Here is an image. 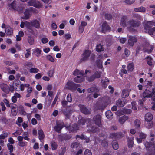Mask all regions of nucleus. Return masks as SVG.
I'll return each mask as SVG.
<instances>
[{
    "instance_id": "obj_18",
    "label": "nucleus",
    "mask_w": 155,
    "mask_h": 155,
    "mask_svg": "<svg viewBox=\"0 0 155 155\" xmlns=\"http://www.w3.org/2000/svg\"><path fill=\"white\" fill-rule=\"evenodd\" d=\"M66 128L70 132H75L78 130L79 127L76 124H75L73 126L66 127Z\"/></svg>"
},
{
    "instance_id": "obj_41",
    "label": "nucleus",
    "mask_w": 155,
    "mask_h": 155,
    "mask_svg": "<svg viewBox=\"0 0 155 155\" xmlns=\"http://www.w3.org/2000/svg\"><path fill=\"white\" fill-rule=\"evenodd\" d=\"M73 74L75 76H83V74L82 72L80 71L77 69L74 71Z\"/></svg>"
},
{
    "instance_id": "obj_42",
    "label": "nucleus",
    "mask_w": 155,
    "mask_h": 155,
    "mask_svg": "<svg viewBox=\"0 0 155 155\" xmlns=\"http://www.w3.org/2000/svg\"><path fill=\"white\" fill-rule=\"evenodd\" d=\"M144 85L147 88H149L152 86V83L149 81H146L144 82Z\"/></svg>"
},
{
    "instance_id": "obj_11",
    "label": "nucleus",
    "mask_w": 155,
    "mask_h": 155,
    "mask_svg": "<svg viewBox=\"0 0 155 155\" xmlns=\"http://www.w3.org/2000/svg\"><path fill=\"white\" fill-rule=\"evenodd\" d=\"M28 4L29 6H33L37 8H39L41 6L40 3L35 0H30L28 2Z\"/></svg>"
},
{
    "instance_id": "obj_49",
    "label": "nucleus",
    "mask_w": 155,
    "mask_h": 155,
    "mask_svg": "<svg viewBox=\"0 0 155 155\" xmlns=\"http://www.w3.org/2000/svg\"><path fill=\"white\" fill-rule=\"evenodd\" d=\"M134 123L135 127L138 128L140 127V122L139 120L137 119L136 120H135Z\"/></svg>"
},
{
    "instance_id": "obj_5",
    "label": "nucleus",
    "mask_w": 155,
    "mask_h": 155,
    "mask_svg": "<svg viewBox=\"0 0 155 155\" xmlns=\"http://www.w3.org/2000/svg\"><path fill=\"white\" fill-rule=\"evenodd\" d=\"M155 92L153 89H146L143 93V96L144 98H150L153 95Z\"/></svg>"
},
{
    "instance_id": "obj_17",
    "label": "nucleus",
    "mask_w": 155,
    "mask_h": 155,
    "mask_svg": "<svg viewBox=\"0 0 155 155\" xmlns=\"http://www.w3.org/2000/svg\"><path fill=\"white\" fill-rule=\"evenodd\" d=\"M146 137V136L145 134L142 132H140L139 134L140 138L137 137L136 138L137 142L138 143H141L142 142V140L145 139Z\"/></svg>"
},
{
    "instance_id": "obj_23",
    "label": "nucleus",
    "mask_w": 155,
    "mask_h": 155,
    "mask_svg": "<svg viewBox=\"0 0 155 155\" xmlns=\"http://www.w3.org/2000/svg\"><path fill=\"white\" fill-rule=\"evenodd\" d=\"M33 54L36 56L37 57H39L41 55V50L39 48H37L33 49Z\"/></svg>"
},
{
    "instance_id": "obj_1",
    "label": "nucleus",
    "mask_w": 155,
    "mask_h": 155,
    "mask_svg": "<svg viewBox=\"0 0 155 155\" xmlns=\"http://www.w3.org/2000/svg\"><path fill=\"white\" fill-rule=\"evenodd\" d=\"M127 19V16H123L121 18L120 24L124 27H126L127 29L129 31H132L133 28L137 27L140 24V21H137L133 19H130L126 22Z\"/></svg>"
},
{
    "instance_id": "obj_37",
    "label": "nucleus",
    "mask_w": 155,
    "mask_h": 155,
    "mask_svg": "<svg viewBox=\"0 0 155 155\" xmlns=\"http://www.w3.org/2000/svg\"><path fill=\"white\" fill-rule=\"evenodd\" d=\"M46 59L51 62H54L56 59L52 56L48 55L46 56Z\"/></svg>"
},
{
    "instance_id": "obj_24",
    "label": "nucleus",
    "mask_w": 155,
    "mask_h": 155,
    "mask_svg": "<svg viewBox=\"0 0 155 155\" xmlns=\"http://www.w3.org/2000/svg\"><path fill=\"white\" fill-rule=\"evenodd\" d=\"M153 118V116L151 113H148L146 114L145 117V121H151Z\"/></svg>"
},
{
    "instance_id": "obj_52",
    "label": "nucleus",
    "mask_w": 155,
    "mask_h": 155,
    "mask_svg": "<svg viewBox=\"0 0 155 155\" xmlns=\"http://www.w3.org/2000/svg\"><path fill=\"white\" fill-rule=\"evenodd\" d=\"M18 85L19 84L18 83H17L16 81H14L13 84V89L16 91H18Z\"/></svg>"
},
{
    "instance_id": "obj_33",
    "label": "nucleus",
    "mask_w": 155,
    "mask_h": 155,
    "mask_svg": "<svg viewBox=\"0 0 155 155\" xmlns=\"http://www.w3.org/2000/svg\"><path fill=\"white\" fill-rule=\"evenodd\" d=\"M145 125L146 127L150 129L153 126V123L151 121H145Z\"/></svg>"
},
{
    "instance_id": "obj_46",
    "label": "nucleus",
    "mask_w": 155,
    "mask_h": 155,
    "mask_svg": "<svg viewBox=\"0 0 155 155\" xmlns=\"http://www.w3.org/2000/svg\"><path fill=\"white\" fill-rule=\"evenodd\" d=\"M112 147L115 150H117L118 148V145L117 142L116 141H114L112 142Z\"/></svg>"
},
{
    "instance_id": "obj_14",
    "label": "nucleus",
    "mask_w": 155,
    "mask_h": 155,
    "mask_svg": "<svg viewBox=\"0 0 155 155\" xmlns=\"http://www.w3.org/2000/svg\"><path fill=\"white\" fill-rule=\"evenodd\" d=\"M110 29V27L107 24V22L104 21L102 25L101 31L102 32L105 33L107 31Z\"/></svg>"
},
{
    "instance_id": "obj_22",
    "label": "nucleus",
    "mask_w": 155,
    "mask_h": 155,
    "mask_svg": "<svg viewBox=\"0 0 155 155\" xmlns=\"http://www.w3.org/2000/svg\"><path fill=\"white\" fill-rule=\"evenodd\" d=\"M146 41L147 43L146 45H147V48L144 50V51L148 53H150L152 52L153 49V47L152 46L149 45L148 42L147 40H146Z\"/></svg>"
},
{
    "instance_id": "obj_7",
    "label": "nucleus",
    "mask_w": 155,
    "mask_h": 155,
    "mask_svg": "<svg viewBox=\"0 0 155 155\" xmlns=\"http://www.w3.org/2000/svg\"><path fill=\"white\" fill-rule=\"evenodd\" d=\"M64 127V124L61 121H59L57 122L56 125L54 127L55 131L58 132H61V130Z\"/></svg>"
},
{
    "instance_id": "obj_44",
    "label": "nucleus",
    "mask_w": 155,
    "mask_h": 155,
    "mask_svg": "<svg viewBox=\"0 0 155 155\" xmlns=\"http://www.w3.org/2000/svg\"><path fill=\"white\" fill-rule=\"evenodd\" d=\"M66 149L65 147H63L61 148L59 150L58 153L59 155H64L65 151Z\"/></svg>"
},
{
    "instance_id": "obj_29",
    "label": "nucleus",
    "mask_w": 155,
    "mask_h": 155,
    "mask_svg": "<svg viewBox=\"0 0 155 155\" xmlns=\"http://www.w3.org/2000/svg\"><path fill=\"white\" fill-rule=\"evenodd\" d=\"M128 119V117L124 116L119 118V121L120 124H123Z\"/></svg>"
},
{
    "instance_id": "obj_47",
    "label": "nucleus",
    "mask_w": 155,
    "mask_h": 155,
    "mask_svg": "<svg viewBox=\"0 0 155 155\" xmlns=\"http://www.w3.org/2000/svg\"><path fill=\"white\" fill-rule=\"evenodd\" d=\"M28 134L27 132H24L23 134V138L25 140L28 141L29 138L28 137Z\"/></svg>"
},
{
    "instance_id": "obj_48",
    "label": "nucleus",
    "mask_w": 155,
    "mask_h": 155,
    "mask_svg": "<svg viewBox=\"0 0 155 155\" xmlns=\"http://www.w3.org/2000/svg\"><path fill=\"white\" fill-rule=\"evenodd\" d=\"M39 70L37 68H31L29 70V72L31 73H36L38 72Z\"/></svg>"
},
{
    "instance_id": "obj_20",
    "label": "nucleus",
    "mask_w": 155,
    "mask_h": 155,
    "mask_svg": "<svg viewBox=\"0 0 155 155\" xmlns=\"http://www.w3.org/2000/svg\"><path fill=\"white\" fill-rule=\"evenodd\" d=\"M79 107L81 111L84 114H89L90 113V111L86 108L84 105H80Z\"/></svg>"
},
{
    "instance_id": "obj_61",
    "label": "nucleus",
    "mask_w": 155,
    "mask_h": 155,
    "mask_svg": "<svg viewBox=\"0 0 155 155\" xmlns=\"http://www.w3.org/2000/svg\"><path fill=\"white\" fill-rule=\"evenodd\" d=\"M22 114L24 115H27V117L29 120H30L31 118V114H26L25 111H23Z\"/></svg>"
},
{
    "instance_id": "obj_21",
    "label": "nucleus",
    "mask_w": 155,
    "mask_h": 155,
    "mask_svg": "<svg viewBox=\"0 0 155 155\" xmlns=\"http://www.w3.org/2000/svg\"><path fill=\"white\" fill-rule=\"evenodd\" d=\"M0 87L3 91L7 93H8L9 87L7 85L5 84H1Z\"/></svg>"
},
{
    "instance_id": "obj_16",
    "label": "nucleus",
    "mask_w": 155,
    "mask_h": 155,
    "mask_svg": "<svg viewBox=\"0 0 155 155\" xmlns=\"http://www.w3.org/2000/svg\"><path fill=\"white\" fill-rule=\"evenodd\" d=\"M87 25V23L86 21H81V24H80L79 29V32L80 33H82L83 32L84 27L86 26Z\"/></svg>"
},
{
    "instance_id": "obj_58",
    "label": "nucleus",
    "mask_w": 155,
    "mask_h": 155,
    "mask_svg": "<svg viewBox=\"0 0 155 155\" xmlns=\"http://www.w3.org/2000/svg\"><path fill=\"white\" fill-rule=\"evenodd\" d=\"M98 128L96 127H91V129H90V128H89L88 129V130L90 131H92L93 132H96L98 130Z\"/></svg>"
},
{
    "instance_id": "obj_30",
    "label": "nucleus",
    "mask_w": 155,
    "mask_h": 155,
    "mask_svg": "<svg viewBox=\"0 0 155 155\" xmlns=\"http://www.w3.org/2000/svg\"><path fill=\"white\" fill-rule=\"evenodd\" d=\"M120 134L116 133H113L110 134V137L112 139H116L120 137Z\"/></svg>"
},
{
    "instance_id": "obj_51",
    "label": "nucleus",
    "mask_w": 155,
    "mask_h": 155,
    "mask_svg": "<svg viewBox=\"0 0 155 155\" xmlns=\"http://www.w3.org/2000/svg\"><path fill=\"white\" fill-rule=\"evenodd\" d=\"M23 122V120L22 118L18 117L17 119V121L16 122V124L19 126H21V123Z\"/></svg>"
},
{
    "instance_id": "obj_40",
    "label": "nucleus",
    "mask_w": 155,
    "mask_h": 155,
    "mask_svg": "<svg viewBox=\"0 0 155 155\" xmlns=\"http://www.w3.org/2000/svg\"><path fill=\"white\" fill-rule=\"evenodd\" d=\"M50 144L52 150H54L57 149L58 146L55 142L52 141L51 142Z\"/></svg>"
},
{
    "instance_id": "obj_25",
    "label": "nucleus",
    "mask_w": 155,
    "mask_h": 155,
    "mask_svg": "<svg viewBox=\"0 0 155 155\" xmlns=\"http://www.w3.org/2000/svg\"><path fill=\"white\" fill-rule=\"evenodd\" d=\"M84 80V78L83 76H78L74 78L75 82L78 83L81 82Z\"/></svg>"
},
{
    "instance_id": "obj_45",
    "label": "nucleus",
    "mask_w": 155,
    "mask_h": 155,
    "mask_svg": "<svg viewBox=\"0 0 155 155\" xmlns=\"http://www.w3.org/2000/svg\"><path fill=\"white\" fill-rule=\"evenodd\" d=\"M96 50L98 52H100L103 50L102 46L101 45H97L96 47Z\"/></svg>"
},
{
    "instance_id": "obj_19",
    "label": "nucleus",
    "mask_w": 155,
    "mask_h": 155,
    "mask_svg": "<svg viewBox=\"0 0 155 155\" xmlns=\"http://www.w3.org/2000/svg\"><path fill=\"white\" fill-rule=\"evenodd\" d=\"M128 40V43L131 46L134 45V43L137 41L136 38L133 36H130Z\"/></svg>"
},
{
    "instance_id": "obj_43",
    "label": "nucleus",
    "mask_w": 155,
    "mask_h": 155,
    "mask_svg": "<svg viewBox=\"0 0 155 155\" xmlns=\"http://www.w3.org/2000/svg\"><path fill=\"white\" fill-rule=\"evenodd\" d=\"M54 71L55 69L54 68H53L50 70L48 72V76L50 77H53L54 75Z\"/></svg>"
},
{
    "instance_id": "obj_50",
    "label": "nucleus",
    "mask_w": 155,
    "mask_h": 155,
    "mask_svg": "<svg viewBox=\"0 0 155 155\" xmlns=\"http://www.w3.org/2000/svg\"><path fill=\"white\" fill-rule=\"evenodd\" d=\"M124 114V109L122 110H119L116 112V114L118 116H120Z\"/></svg>"
},
{
    "instance_id": "obj_59",
    "label": "nucleus",
    "mask_w": 155,
    "mask_h": 155,
    "mask_svg": "<svg viewBox=\"0 0 155 155\" xmlns=\"http://www.w3.org/2000/svg\"><path fill=\"white\" fill-rule=\"evenodd\" d=\"M79 145L78 143L77 142H75L72 143L71 145V147L72 148H77L78 147Z\"/></svg>"
},
{
    "instance_id": "obj_31",
    "label": "nucleus",
    "mask_w": 155,
    "mask_h": 155,
    "mask_svg": "<svg viewBox=\"0 0 155 155\" xmlns=\"http://www.w3.org/2000/svg\"><path fill=\"white\" fill-rule=\"evenodd\" d=\"M5 33L8 35H11L13 33L12 29L10 26H7L5 29Z\"/></svg>"
},
{
    "instance_id": "obj_26",
    "label": "nucleus",
    "mask_w": 155,
    "mask_h": 155,
    "mask_svg": "<svg viewBox=\"0 0 155 155\" xmlns=\"http://www.w3.org/2000/svg\"><path fill=\"white\" fill-rule=\"evenodd\" d=\"M134 137L130 138L129 137H127V139L128 142V147L129 148L132 147L133 146L134 144L133 140Z\"/></svg>"
},
{
    "instance_id": "obj_12",
    "label": "nucleus",
    "mask_w": 155,
    "mask_h": 155,
    "mask_svg": "<svg viewBox=\"0 0 155 155\" xmlns=\"http://www.w3.org/2000/svg\"><path fill=\"white\" fill-rule=\"evenodd\" d=\"M101 74V72L99 71L96 72L90 78H88L87 79L89 81H93L96 78H99Z\"/></svg>"
},
{
    "instance_id": "obj_8",
    "label": "nucleus",
    "mask_w": 155,
    "mask_h": 155,
    "mask_svg": "<svg viewBox=\"0 0 155 155\" xmlns=\"http://www.w3.org/2000/svg\"><path fill=\"white\" fill-rule=\"evenodd\" d=\"M34 12V10L32 8H29L26 9L25 11L24 12L25 17L23 18L25 19H28L32 13Z\"/></svg>"
},
{
    "instance_id": "obj_15",
    "label": "nucleus",
    "mask_w": 155,
    "mask_h": 155,
    "mask_svg": "<svg viewBox=\"0 0 155 155\" xmlns=\"http://www.w3.org/2000/svg\"><path fill=\"white\" fill-rule=\"evenodd\" d=\"M103 60V58L101 55L99 56L98 58V59L97 60V64L98 67L101 68L103 69L102 61Z\"/></svg>"
},
{
    "instance_id": "obj_32",
    "label": "nucleus",
    "mask_w": 155,
    "mask_h": 155,
    "mask_svg": "<svg viewBox=\"0 0 155 155\" xmlns=\"http://www.w3.org/2000/svg\"><path fill=\"white\" fill-rule=\"evenodd\" d=\"M79 126L84 125L86 121L89 120V119H87L86 120H85L84 118L81 117V118L80 117L79 118Z\"/></svg>"
},
{
    "instance_id": "obj_3",
    "label": "nucleus",
    "mask_w": 155,
    "mask_h": 155,
    "mask_svg": "<svg viewBox=\"0 0 155 155\" xmlns=\"http://www.w3.org/2000/svg\"><path fill=\"white\" fill-rule=\"evenodd\" d=\"M105 100V102L103 103H97L96 104L95 109L96 110H103L104 109L106 106L111 102L110 98L108 97H104L103 98Z\"/></svg>"
},
{
    "instance_id": "obj_10",
    "label": "nucleus",
    "mask_w": 155,
    "mask_h": 155,
    "mask_svg": "<svg viewBox=\"0 0 155 155\" xmlns=\"http://www.w3.org/2000/svg\"><path fill=\"white\" fill-rule=\"evenodd\" d=\"M93 120L95 124L99 126H100L101 124V117L100 115H97L94 117Z\"/></svg>"
},
{
    "instance_id": "obj_35",
    "label": "nucleus",
    "mask_w": 155,
    "mask_h": 155,
    "mask_svg": "<svg viewBox=\"0 0 155 155\" xmlns=\"http://www.w3.org/2000/svg\"><path fill=\"white\" fill-rule=\"evenodd\" d=\"M133 17L135 19L134 20L137 21H139L142 19V17L139 15L138 14H134L133 15Z\"/></svg>"
},
{
    "instance_id": "obj_2",
    "label": "nucleus",
    "mask_w": 155,
    "mask_h": 155,
    "mask_svg": "<svg viewBox=\"0 0 155 155\" xmlns=\"http://www.w3.org/2000/svg\"><path fill=\"white\" fill-rule=\"evenodd\" d=\"M25 27L27 28L28 32L32 34L35 30L34 27L39 28L40 27V25L39 23L37 20H34L30 22L26 21Z\"/></svg>"
},
{
    "instance_id": "obj_36",
    "label": "nucleus",
    "mask_w": 155,
    "mask_h": 155,
    "mask_svg": "<svg viewBox=\"0 0 155 155\" xmlns=\"http://www.w3.org/2000/svg\"><path fill=\"white\" fill-rule=\"evenodd\" d=\"M38 134L39 135V138L40 140H42L44 138L45 135L43 131L42 130H38Z\"/></svg>"
},
{
    "instance_id": "obj_13",
    "label": "nucleus",
    "mask_w": 155,
    "mask_h": 155,
    "mask_svg": "<svg viewBox=\"0 0 155 155\" xmlns=\"http://www.w3.org/2000/svg\"><path fill=\"white\" fill-rule=\"evenodd\" d=\"M91 52L90 50H87L85 51L84 53L83 57L81 60L82 61L87 60L91 54Z\"/></svg>"
},
{
    "instance_id": "obj_38",
    "label": "nucleus",
    "mask_w": 155,
    "mask_h": 155,
    "mask_svg": "<svg viewBox=\"0 0 155 155\" xmlns=\"http://www.w3.org/2000/svg\"><path fill=\"white\" fill-rule=\"evenodd\" d=\"M128 71L132 72L134 69V65L133 63H130L127 66Z\"/></svg>"
},
{
    "instance_id": "obj_63",
    "label": "nucleus",
    "mask_w": 155,
    "mask_h": 155,
    "mask_svg": "<svg viewBox=\"0 0 155 155\" xmlns=\"http://www.w3.org/2000/svg\"><path fill=\"white\" fill-rule=\"evenodd\" d=\"M84 154V155H92L91 151L88 149H86L85 150Z\"/></svg>"
},
{
    "instance_id": "obj_62",
    "label": "nucleus",
    "mask_w": 155,
    "mask_h": 155,
    "mask_svg": "<svg viewBox=\"0 0 155 155\" xmlns=\"http://www.w3.org/2000/svg\"><path fill=\"white\" fill-rule=\"evenodd\" d=\"M3 103H4L7 107H10L9 103L8 101L6 99H4L3 100Z\"/></svg>"
},
{
    "instance_id": "obj_34",
    "label": "nucleus",
    "mask_w": 155,
    "mask_h": 155,
    "mask_svg": "<svg viewBox=\"0 0 155 155\" xmlns=\"http://www.w3.org/2000/svg\"><path fill=\"white\" fill-rule=\"evenodd\" d=\"M127 103V102H125V101H121V100H119L117 101L116 104L119 107H122L125 104Z\"/></svg>"
},
{
    "instance_id": "obj_4",
    "label": "nucleus",
    "mask_w": 155,
    "mask_h": 155,
    "mask_svg": "<svg viewBox=\"0 0 155 155\" xmlns=\"http://www.w3.org/2000/svg\"><path fill=\"white\" fill-rule=\"evenodd\" d=\"M152 26H155V22L152 21H147L145 24L144 26V29L145 30V31L148 32L149 35H152L153 34L154 32L155 31V27H153L151 29H150V28Z\"/></svg>"
},
{
    "instance_id": "obj_39",
    "label": "nucleus",
    "mask_w": 155,
    "mask_h": 155,
    "mask_svg": "<svg viewBox=\"0 0 155 155\" xmlns=\"http://www.w3.org/2000/svg\"><path fill=\"white\" fill-rule=\"evenodd\" d=\"M106 116L108 119H110L112 118L113 114L112 112L110 110H108L105 113Z\"/></svg>"
},
{
    "instance_id": "obj_55",
    "label": "nucleus",
    "mask_w": 155,
    "mask_h": 155,
    "mask_svg": "<svg viewBox=\"0 0 155 155\" xmlns=\"http://www.w3.org/2000/svg\"><path fill=\"white\" fill-rule=\"evenodd\" d=\"M78 137L81 139H84L85 140L86 142L87 143H88L89 142L90 140L89 138L85 137L84 135H81V136H78Z\"/></svg>"
},
{
    "instance_id": "obj_53",
    "label": "nucleus",
    "mask_w": 155,
    "mask_h": 155,
    "mask_svg": "<svg viewBox=\"0 0 155 155\" xmlns=\"http://www.w3.org/2000/svg\"><path fill=\"white\" fill-rule=\"evenodd\" d=\"M98 90L97 88L96 87H91L90 89H89L87 90V91L88 92H97Z\"/></svg>"
},
{
    "instance_id": "obj_9",
    "label": "nucleus",
    "mask_w": 155,
    "mask_h": 155,
    "mask_svg": "<svg viewBox=\"0 0 155 155\" xmlns=\"http://www.w3.org/2000/svg\"><path fill=\"white\" fill-rule=\"evenodd\" d=\"M144 144L147 150H151L155 154V146L154 144L152 143L150 144L149 142L146 141L144 142Z\"/></svg>"
},
{
    "instance_id": "obj_60",
    "label": "nucleus",
    "mask_w": 155,
    "mask_h": 155,
    "mask_svg": "<svg viewBox=\"0 0 155 155\" xmlns=\"http://www.w3.org/2000/svg\"><path fill=\"white\" fill-rule=\"evenodd\" d=\"M28 40L29 43L30 44L32 45L33 44L34 41L32 37H28Z\"/></svg>"
},
{
    "instance_id": "obj_6",
    "label": "nucleus",
    "mask_w": 155,
    "mask_h": 155,
    "mask_svg": "<svg viewBox=\"0 0 155 155\" xmlns=\"http://www.w3.org/2000/svg\"><path fill=\"white\" fill-rule=\"evenodd\" d=\"M9 6L15 10H17L20 13L21 12L22 10L25 8V7L22 6V7H17L15 1H13L9 5Z\"/></svg>"
},
{
    "instance_id": "obj_64",
    "label": "nucleus",
    "mask_w": 155,
    "mask_h": 155,
    "mask_svg": "<svg viewBox=\"0 0 155 155\" xmlns=\"http://www.w3.org/2000/svg\"><path fill=\"white\" fill-rule=\"evenodd\" d=\"M153 101L152 104V109L153 110H155V97L154 96L153 98Z\"/></svg>"
},
{
    "instance_id": "obj_54",
    "label": "nucleus",
    "mask_w": 155,
    "mask_h": 155,
    "mask_svg": "<svg viewBox=\"0 0 155 155\" xmlns=\"http://www.w3.org/2000/svg\"><path fill=\"white\" fill-rule=\"evenodd\" d=\"M147 63L150 66L152 65V59L150 57H147Z\"/></svg>"
},
{
    "instance_id": "obj_57",
    "label": "nucleus",
    "mask_w": 155,
    "mask_h": 155,
    "mask_svg": "<svg viewBox=\"0 0 155 155\" xmlns=\"http://www.w3.org/2000/svg\"><path fill=\"white\" fill-rule=\"evenodd\" d=\"M27 142H26L20 141L18 142L19 146L21 147H24L27 145Z\"/></svg>"
},
{
    "instance_id": "obj_28",
    "label": "nucleus",
    "mask_w": 155,
    "mask_h": 155,
    "mask_svg": "<svg viewBox=\"0 0 155 155\" xmlns=\"http://www.w3.org/2000/svg\"><path fill=\"white\" fill-rule=\"evenodd\" d=\"M134 11L135 12H144L146 11V8L143 6H141L138 8H135L134 9Z\"/></svg>"
},
{
    "instance_id": "obj_56",
    "label": "nucleus",
    "mask_w": 155,
    "mask_h": 155,
    "mask_svg": "<svg viewBox=\"0 0 155 155\" xmlns=\"http://www.w3.org/2000/svg\"><path fill=\"white\" fill-rule=\"evenodd\" d=\"M131 104L132 105V109L134 110H136L137 108L136 106V104L135 102L133 101L131 102Z\"/></svg>"
},
{
    "instance_id": "obj_27",
    "label": "nucleus",
    "mask_w": 155,
    "mask_h": 155,
    "mask_svg": "<svg viewBox=\"0 0 155 155\" xmlns=\"http://www.w3.org/2000/svg\"><path fill=\"white\" fill-rule=\"evenodd\" d=\"M129 92L128 90L124 89L123 90L121 97L123 98H125L128 97L129 94Z\"/></svg>"
}]
</instances>
